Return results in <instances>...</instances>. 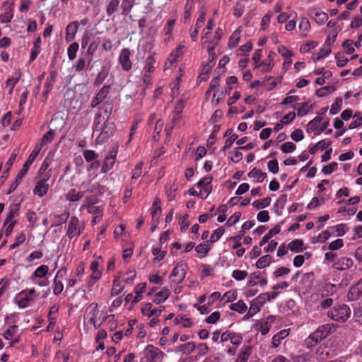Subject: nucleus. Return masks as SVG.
<instances>
[{"label":"nucleus","mask_w":362,"mask_h":362,"mask_svg":"<svg viewBox=\"0 0 362 362\" xmlns=\"http://www.w3.org/2000/svg\"><path fill=\"white\" fill-rule=\"evenodd\" d=\"M18 327L16 325L11 326L5 332L4 337L7 339H11V344L18 342L20 341V336L17 335Z\"/></svg>","instance_id":"393cba45"},{"label":"nucleus","mask_w":362,"mask_h":362,"mask_svg":"<svg viewBox=\"0 0 362 362\" xmlns=\"http://www.w3.org/2000/svg\"><path fill=\"white\" fill-rule=\"evenodd\" d=\"M337 325L334 323H326L318 327V328L313 332L309 339H312L315 343L320 342L322 340L327 337L331 333L336 330Z\"/></svg>","instance_id":"39448f33"},{"label":"nucleus","mask_w":362,"mask_h":362,"mask_svg":"<svg viewBox=\"0 0 362 362\" xmlns=\"http://www.w3.org/2000/svg\"><path fill=\"white\" fill-rule=\"evenodd\" d=\"M187 269L188 266L186 263L179 262L170 274L169 278L171 282L175 285L180 284L185 279Z\"/></svg>","instance_id":"6e6552de"},{"label":"nucleus","mask_w":362,"mask_h":362,"mask_svg":"<svg viewBox=\"0 0 362 362\" xmlns=\"http://www.w3.org/2000/svg\"><path fill=\"white\" fill-rule=\"evenodd\" d=\"M39 295L40 293L35 288L24 289V308L29 306L31 302L35 300Z\"/></svg>","instance_id":"b1692460"},{"label":"nucleus","mask_w":362,"mask_h":362,"mask_svg":"<svg viewBox=\"0 0 362 362\" xmlns=\"http://www.w3.org/2000/svg\"><path fill=\"white\" fill-rule=\"evenodd\" d=\"M296 144L291 141H288V142L283 144L280 147V149L281 150V151L283 153H291V152L294 151L296 150Z\"/></svg>","instance_id":"338daca9"},{"label":"nucleus","mask_w":362,"mask_h":362,"mask_svg":"<svg viewBox=\"0 0 362 362\" xmlns=\"http://www.w3.org/2000/svg\"><path fill=\"white\" fill-rule=\"evenodd\" d=\"M262 274V273L260 272H255L250 274L247 283V286L252 287L257 284L261 278Z\"/></svg>","instance_id":"3c124183"},{"label":"nucleus","mask_w":362,"mask_h":362,"mask_svg":"<svg viewBox=\"0 0 362 362\" xmlns=\"http://www.w3.org/2000/svg\"><path fill=\"white\" fill-rule=\"evenodd\" d=\"M298 107H296V105H293V107L296 110H297V115L298 116L303 117L306 115L310 110L312 108V105H310L308 103H303L300 104H298Z\"/></svg>","instance_id":"c9c22d12"},{"label":"nucleus","mask_w":362,"mask_h":362,"mask_svg":"<svg viewBox=\"0 0 362 362\" xmlns=\"http://www.w3.org/2000/svg\"><path fill=\"white\" fill-rule=\"evenodd\" d=\"M116 130V126L114 122L107 121L100 125V128H97L95 132H99V135L96 138L98 143H103L106 141L111 137Z\"/></svg>","instance_id":"1a4fd4ad"},{"label":"nucleus","mask_w":362,"mask_h":362,"mask_svg":"<svg viewBox=\"0 0 362 362\" xmlns=\"http://www.w3.org/2000/svg\"><path fill=\"white\" fill-rule=\"evenodd\" d=\"M230 309L239 313H245L247 310V306L243 300H239L235 303H231L229 306Z\"/></svg>","instance_id":"4c0bfd02"},{"label":"nucleus","mask_w":362,"mask_h":362,"mask_svg":"<svg viewBox=\"0 0 362 362\" xmlns=\"http://www.w3.org/2000/svg\"><path fill=\"white\" fill-rule=\"evenodd\" d=\"M281 226L277 224L273 228L269 230V231L264 235L259 242V247L264 245L274 235L279 234L281 232Z\"/></svg>","instance_id":"cd10ccee"},{"label":"nucleus","mask_w":362,"mask_h":362,"mask_svg":"<svg viewBox=\"0 0 362 362\" xmlns=\"http://www.w3.org/2000/svg\"><path fill=\"white\" fill-rule=\"evenodd\" d=\"M102 314L98 310V305L96 303H90L86 309L84 319L93 324L95 329H98L103 324V320L100 318Z\"/></svg>","instance_id":"423d86ee"},{"label":"nucleus","mask_w":362,"mask_h":362,"mask_svg":"<svg viewBox=\"0 0 362 362\" xmlns=\"http://www.w3.org/2000/svg\"><path fill=\"white\" fill-rule=\"evenodd\" d=\"M48 180L39 179L35 188L33 189V194L37 195L40 197H42L45 195L49 189V185L47 184Z\"/></svg>","instance_id":"a211bd4d"},{"label":"nucleus","mask_w":362,"mask_h":362,"mask_svg":"<svg viewBox=\"0 0 362 362\" xmlns=\"http://www.w3.org/2000/svg\"><path fill=\"white\" fill-rule=\"evenodd\" d=\"M83 156L85 160L88 162H92L93 160L98 158V154L93 150L86 149L83 151Z\"/></svg>","instance_id":"6e6d98bb"},{"label":"nucleus","mask_w":362,"mask_h":362,"mask_svg":"<svg viewBox=\"0 0 362 362\" xmlns=\"http://www.w3.org/2000/svg\"><path fill=\"white\" fill-rule=\"evenodd\" d=\"M99 264L97 261H93L90 264V269L92 272L90 278L95 281L98 280L101 276V272L98 270Z\"/></svg>","instance_id":"49530a36"},{"label":"nucleus","mask_w":362,"mask_h":362,"mask_svg":"<svg viewBox=\"0 0 362 362\" xmlns=\"http://www.w3.org/2000/svg\"><path fill=\"white\" fill-rule=\"evenodd\" d=\"M262 306L261 303L257 301L256 298L253 299L250 303V309L245 317H252L260 310Z\"/></svg>","instance_id":"f704fd0d"},{"label":"nucleus","mask_w":362,"mask_h":362,"mask_svg":"<svg viewBox=\"0 0 362 362\" xmlns=\"http://www.w3.org/2000/svg\"><path fill=\"white\" fill-rule=\"evenodd\" d=\"M271 198L265 197L262 199L256 200L252 203V206L257 209H262L267 207L271 204Z\"/></svg>","instance_id":"09e8293b"},{"label":"nucleus","mask_w":362,"mask_h":362,"mask_svg":"<svg viewBox=\"0 0 362 362\" xmlns=\"http://www.w3.org/2000/svg\"><path fill=\"white\" fill-rule=\"evenodd\" d=\"M146 283H141L135 287L134 291H135L136 295L132 301V305H134V304L137 303L139 301L141 300V294L146 291Z\"/></svg>","instance_id":"473e14b6"},{"label":"nucleus","mask_w":362,"mask_h":362,"mask_svg":"<svg viewBox=\"0 0 362 362\" xmlns=\"http://www.w3.org/2000/svg\"><path fill=\"white\" fill-rule=\"evenodd\" d=\"M78 223L79 221L76 216H74L71 218L66 231V235L70 240L74 237L80 235L81 230L80 229L78 230Z\"/></svg>","instance_id":"ddd939ff"},{"label":"nucleus","mask_w":362,"mask_h":362,"mask_svg":"<svg viewBox=\"0 0 362 362\" xmlns=\"http://www.w3.org/2000/svg\"><path fill=\"white\" fill-rule=\"evenodd\" d=\"M108 72L105 69H103L97 75L95 81L94 85L95 86H99L100 85L107 77Z\"/></svg>","instance_id":"680f3d73"},{"label":"nucleus","mask_w":362,"mask_h":362,"mask_svg":"<svg viewBox=\"0 0 362 362\" xmlns=\"http://www.w3.org/2000/svg\"><path fill=\"white\" fill-rule=\"evenodd\" d=\"M151 252L155 256L154 262L162 260L166 255V251L162 250L161 247H153Z\"/></svg>","instance_id":"de8ad7c7"},{"label":"nucleus","mask_w":362,"mask_h":362,"mask_svg":"<svg viewBox=\"0 0 362 362\" xmlns=\"http://www.w3.org/2000/svg\"><path fill=\"white\" fill-rule=\"evenodd\" d=\"M362 292L357 286H352L347 295L349 300H354L360 298Z\"/></svg>","instance_id":"603ef678"},{"label":"nucleus","mask_w":362,"mask_h":362,"mask_svg":"<svg viewBox=\"0 0 362 362\" xmlns=\"http://www.w3.org/2000/svg\"><path fill=\"white\" fill-rule=\"evenodd\" d=\"M170 292L167 288H163L161 291L156 293L153 297V303L160 304L165 301L170 296Z\"/></svg>","instance_id":"bb28decb"},{"label":"nucleus","mask_w":362,"mask_h":362,"mask_svg":"<svg viewBox=\"0 0 362 362\" xmlns=\"http://www.w3.org/2000/svg\"><path fill=\"white\" fill-rule=\"evenodd\" d=\"M179 57H180L173 51L168 57L167 62L165 64V69L170 68V66L177 61Z\"/></svg>","instance_id":"69168bd1"},{"label":"nucleus","mask_w":362,"mask_h":362,"mask_svg":"<svg viewBox=\"0 0 362 362\" xmlns=\"http://www.w3.org/2000/svg\"><path fill=\"white\" fill-rule=\"evenodd\" d=\"M210 250L211 247L209 244V241L200 243L195 247L196 252L201 255L200 258L204 257Z\"/></svg>","instance_id":"58836bf2"},{"label":"nucleus","mask_w":362,"mask_h":362,"mask_svg":"<svg viewBox=\"0 0 362 362\" xmlns=\"http://www.w3.org/2000/svg\"><path fill=\"white\" fill-rule=\"evenodd\" d=\"M197 345L194 341H189L185 344H180L176 348L177 352H182L185 354H189L194 351Z\"/></svg>","instance_id":"c85d7f7f"},{"label":"nucleus","mask_w":362,"mask_h":362,"mask_svg":"<svg viewBox=\"0 0 362 362\" xmlns=\"http://www.w3.org/2000/svg\"><path fill=\"white\" fill-rule=\"evenodd\" d=\"M144 355V357L141 358V362H162L165 356V353L151 344L146 346Z\"/></svg>","instance_id":"0eeeda50"},{"label":"nucleus","mask_w":362,"mask_h":362,"mask_svg":"<svg viewBox=\"0 0 362 362\" xmlns=\"http://www.w3.org/2000/svg\"><path fill=\"white\" fill-rule=\"evenodd\" d=\"M289 334L288 329H282L272 337V347L277 348L281 342Z\"/></svg>","instance_id":"c756f323"},{"label":"nucleus","mask_w":362,"mask_h":362,"mask_svg":"<svg viewBox=\"0 0 362 362\" xmlns=\"http://www.w3.org/2000/svg\"><path fill=\"white\" fill-rule=\"evenodd\" d=\"M308 14L319 25H322L328 19L327 14L319 8L309 9Z\"/></svg>","instance_id":"2eb2a0df"},{"label":"nucleus","mask_w":362,"mask_h":362,"mask_svg":"<svg viewBox=\"0 0 362 362\" xmlns=\"http://www.w3.org/2000/svg\"><path fill=\"white\" fill-rule=\"evenodd\" d=\"M151 303H146L141 308V313L143 315H146L148 317L155 316L158 317L160 315L162 311L165 309L164 306H160L158 308H152Z\"/></svg>","instance_id":"dca6fc26"},{"label":"nucleus","mask_w":362,"mask_h":362,"mask_svg":"<svg viewBox=\"0 0 362 362\" xmlns=\"http://www.w3.org/2000/svg\"><path fill=\"white\" fill-rule=\"evenodd\" d=\"M41 148L37 146H35L34 149L32 151L27 160L24 163V175L27 173L29 167L33 164L34 160L36 159L37 156L39 155Z\"/></svg>","instance_id":"a878e982"},{"label":"nucleus","mask_w":362,"mask_h":362,"mask_svg":"<svg viewBox=\"0 0 362 362\" xmlns=\"http://www.w3.org/2000/svg\"><path fill=\"white\" fill-rule=\"evenodd\" d=\"M211 177H204L197 182V187H200L202 189L203 192L206 194L205 197H203V199H206L211 192Z\"/></svg>","instance_id":"412c9836"},{"label":"nucleus","mask_w":362,"mask_h":362,"mask_svg":"<svg viewBox=\"0 0 362 362\" xmlns=\"http://www.w3.org/2000/svg\"><path fill=\"white\" fill-rule=\"evenodd\" d=\"M23 201V199H21L19 202L13 203L9 206V211L7 215V217L5 220L4 224L6 225L8 222L11 221H15L14 218L16 216H19L20 214V209H21V204Z\"/></svg>","instance_id":"6ab92c4d"},{"label":"nucleus","mask_w":362,"mask_h":362,"mask_svg":"<svg viewBox=\"0 0 362 362\" xmlns=\"http://www.w3.org/2000/svg\"><path fill=\"white\" fill-rule=\"evenodd\" d=\"M322 118L320 117H315L313 119L310 121L308 124H307V132H314V131H318L319 129V125L320 122H322Z\"/></svg>","instance_id":"37998d69"},{"label":"nucleus","mask_w":362,"mask_h":362,"mask_svg":"<svg viewBox=\"0 0 362 362\" xmlns=\"http://www.w3.org/2000/svg\"><path fill=\"white\" fill-rule=\"evenodd\" d=\"M294 362H315V358L310 352L303 354L294 357Z\"/></svg>","instance_id":"a19ab883"},{"label":"nucleus","mask_w":362,"mask_h":362,"mask_svg":"<svg viewBox=\"0 0 362 362\" xmlns=\"http://www.w3.org/2000/svg\"><path fill=\"white\" fill-rule=\"evenodd\" d=\"M52 159L49 157H46L43 160L38 172L36 175L37 179L49 180L52 177V170L50 168Z\"/></svg>","instance_id":"9d476101"},{"label":"nucleus","mask_w":362,"mask_h":362,"mask_svg":"<svg viewBox=\"0 0 362 362\" xmlns=\"http://www.w3.org/2000/svg\"><path fill=\"white\" fill-rule=\"evenodd\" d=\"M330 351V349L327 346H319L315 355H313L315 358V362H322L331 358L332 354Z\"/></svg>","instance_id":"f3484780"},{"label":"nucleus","mask_w":362,"mask_h":362,"mask_svg":"<svg viewBox=\"0 0 362 362\" xmlns=\"http://www.w3.org/2000/svg\"><path fill=\"white\" fill-rule=\"evenodd\" d=\"M337 233V235L343 236L349 230V226L346 223H341L332 227Z\"/></svg>","instance_id":"bf43d9fd"},{"label":"nucleus","mask_w":362,"mask_h":362,"mask_svg":"<svg viewBox=\"0 0 362 362\" xmlns=\"http://www.w3.org/2000/svg\"><path fill=\"white\" fill-rule=\"evenodd\" d=\"M48 273V266L45 264L40 265L27 279V284L37 285L40 287L47 286L49 284L47 279Z\"/></svg>","instance_id":"f03ea898"},{"label":"nucleus","mask_w":362,"mask_h":362,"mask_svg":"<svg viewBox=\"0 0 362 362\" xmlns=\"http://www.w3.org/2000/svg\"><path fill=\"white\" fill-rule=\"evenodd\" d=\"M240 39V35L239 30H236L234 31L232 35H230L228 41V47L230 48H234L235 47Z\"/></svg>","instance_id":"8fccbe9b"},{"label":"nucleus","mask_w":362,"mask_h":362,"mask_svg":"<svg viewBox=\"0 0 362 362\" xmlns=\"http://www.w3.org/2000/svg\"><path fill=\"white\" fill-rule=\"evenodd\" d=\"M160 202L158 199H157L153 204H152V206L150 209L151 211V215L152 216V221L158 220L159 221V218L161 214V207H160Z\"/></svg>","instance_id":"2f4dec72"},{"label":"nucleus","mask_w":362,"mask_h":362,"mask_svg":"<svg viewBox=\"0 0 362 362\" xmlns=\"http://www.w3.org/2000/svg\"><path fill=\"white\" fill-rule=\"evenodd\" d=\"M303 241L301 239H295L290 242L288 248L293 252H299L303 250Z\"/></svg>","instance_id":"e433bc0d"},{"label":"nucleus","mask_w":362,"mask_h":362,"mask_svg":"<svg viewBox=\"0 0 362 362\" xmlns=\"http://www.w3.org/2000/svg\"><path fill=\"white\" fill-rule=\"evenodd\" d=\"M342 106V98H337L334 102L331 105L329 113L332 115L337 114L341 110Z\"/></svg>","instance_id":"4d7b16f0"},{"label":"nucleus","mask_w":362,"mask_h":362,"mask_svg":"<svg viewBox=\"0 0 362 362\" xmlns=\"http://www.w3.org/2000/svg\"><path fill=\"white\" fill-rule=\"evenodd\" d=\"M351 313V311L349 305L341 304L331 308L328 311L327 315L334 321L344 322L349 318Z\"/></svg>","instance_id":"20e7f679"},{"label":"nucleus","mask_w":362,"mask_h":362,"mask_svg":"<svg viewBox=\"0 0 362 362\" xmlns=\"http://www.w3.org/2000/svg\"><path fill=\"white\" fill-rule=\"evenodd\" d=\"M112 109L113 105L110 102H105L99 107L98 112L96 113L93 123V132H95V129L97 128H100V125H103V123H106L110 120Z\"/></svg>","instance_id":"7ed1b4c3"},{"label":"nucleus","mask_w":362,"mask_h":362,"mask_svg":"<svg viewBox=\"0 0 362 362\" xmlns=\"http://www.w3.org/2000/svg\"><path fill=\"white\" fill-rule=\"evenodd\" d=\"M123 273L119 272L115 276L113 283L112 288L111 289V296H116L119 295L124 289V286L122 285L120 281L121 277H122Z\"/></svg>","instance_id":"4be33fe9"},{"label":"nucleus","mask_w":362,"mask_h":362,"mask_svg":"<svg viewBox=\"0 0 362 362\" xmlns=\"http://www.w3.org/2000/svg\"><path fill=\"white\" fill-rule=\"evenodd\" d=\"M54 137V131L52 129L49 130L46 132L42 138L40 139V142L37 143L35 145L39 146L40 148L42 149V147L46 145L48 143L52 141Z\"/></svg>","instance_id":"72a5a7b5"},{"label":"nucleus","mask_w":362,"mask_h":362,"mask_svg":"<svg viewBox=\"0 0 362 362\" xmlns=\"http://www.w3.org/2000/svg\"><path fill=\"white\" fill-rule=\"evenodd\" d=\"M244 11L245 5L243 4L242 1H239L234 6L233 13L236 18H240L243 16Z\"/></svg>","instance_id":"e2e57ef3"},{"label":"nucleus","mask_w":362,"mask_h":362,"mask_svg":"<svg viewBox=\"0 0 362 362\" xmlns=\"http://www.w3.org/2000/svg\"><path fill=\"white\" fill-rule=\"evenodd\" d=\"M247 176L250 178L256 179L257 182H262L267 175L266 173H263L260 169L255 168L247 173Z\"/></svg>","instance_id":"7c9ffc66"},{"label":"nucleus","mask_w":362,"mask_h":362,"mask_svg":"<svg viewBox=\"0 0 362 362\" xmlns=\"http://www.w3.org/2000/svg\"><path fill=\"white\" fill-rule=\"evenodd\" d=\"M79 28V23L78 21H74L69 23L66 28V40L67 42L72 41L75 35Z\"/></svg>","instance_id":"5701e85b"},{"label":"nucleus","mask_w":362,"mask_h":362,"mask_svg":"<svg viewBox=\"0 0 362 362\" xmlns=\"http://www.w3.org/2000/svg\"><path fill=\"white\" fill-rule=\"evenodd\" d=\"M224 231L225 230L222 227H219L218 229L215 230L210 237L209 242L214 243L218 241L223 235Z\"/></svg>","instance_id":"0e129e2a"},{"label":"nucleus","mask_w":362,"mask_h":362,"mask_svg":"<svg viewBox=\"0 0 362 362\" xmlns=\"http://www.w3.org/2000/svg\"><path fill=\"white\" fill-rule=\"evenodd\" d=\"M131 52L127 48L122 49L118 57V62L122 66V70L129 71L132 67V63L130 60Z\"/></svg>","instance_id":"f8f14e48"},{"label":"nucleus","mask_w":362,"mask_h":362,"mask_svg":"<svg viewBox=\"0 0 362 362\" xmlns=\"http://www.w3.org/2000/svg\"><path fill=\"white\" fill-rule=\"evenodd\" d=\"M354 318L356 322L362 325V305H358L354 308Z\"/></svg>","instance_id":"774afa93"},{"label":"nucleus","mask_w":362,"mask_h":362,"mask_svg":"<svg viewBox=\"0 0 362 362\" xmlns=\"http://www.w3.org/2000/svg\"><path fill=\"white\" fill-rule=\"evenodd\" d=\"M156 63V59L153 55L148 57L145 62L144 70L146 73H152L155 70L154 64Z\"/></svg>","instance_id":"a18cd8bd"},{"label":"nucleus","mask_w":362,"mask_h":362,"mask_svg":"<svg viewBox=\"0 0 362 362\" xmlns=\"http://www.w3.org/2000/svg\"><path fill=\"white\" fill-rule=\"evenodd\" d=\"M272 257L269 255H266L260 257L256 262V267L258 269H264L269 266L272 262Z\"/></svg>","instance_id":"79ce46f5"},{"label":"nucleus","mask_w":362,"mask_h":362,"mask_svg":"<svg viewBox=\"0 0 362 362\" xmlns=\"http://www.w3.org/2000/svg\"><path fill=\"white\" fill-rule=\"evenodd\" d=\"M110 86L105 85L101 88V89L96 94V96L100 100V101L102 103L107 97L108 94L110 93Z\"/></svg>","instance_id":"13d9d810"},{"label":"nucleus","mask_w":362,"mask_h":362,"mask_svg":"<svg viewBox=\"0 0 362 362\" xmlns=\"http://www.w3.org/2000/svg\"><path fill=\"white\" fill-rule=\"evenodd\" d=\"M57 76V72L55 70H52L49 73V76H47L46 81L45 83V86L47 88L52 89L53 86L56 82V78Z\"/></svg>","instance_id":"c03bdc74"},{"label":"nucleus","mask_w":362,"mask_h":362,"mask_svg":"<svg viewBox=\"0 0 362 362\" xmlns=\"http://www.w3.org/2000/svg\"><path fill=\"white\" fill-rule=\"evenodd\" d=\"M84 196L83 192H76L72 189L66 194V199L70 202H78Z\"/></svg>","instance_id":"ea45409f"},{"label":"nucleus","mask_w":362,"mask_h":362,"mask_svg":"<svg viewBox=\"0 0 362 362\" xmlns=\"http://www.w3.org/2000/svg\"><path fill=\"white\" fill-rule=\"evenodd\" d=\"M354 262L351 257H341L334 263L333 267L337 270H345L351 268Z\"/></svg>","instance_id":"aec40b11"},{"label":"nucleus","mask_w":362,"mask_h":362,"mask_svg":"<svg viewBox=\"0 0 362 362\" xmlns=\"http://www.w3.org/2000/svg\"><path fill=\"white\" fill-rule=\"evenodd\" d=\"M14 4L13 0H6L3 3L2 7L4 13L0 15V22L6 23L11 21L13 16V7Z\"/></svg>","instance_id":"9b49d317"},{"label":"nucleus","mask_w":362,"mask_h":362,"mask_svg":"<svg viewBox=\"0 0 362 362\" xmlns=\"http://www.w3.org/2000/svg\"><path fill=\"white\" fill-rule=\"evenodd\" d=\"M135 0H110L106 7V12L108 16L122 10L121 14L127 16L133 8Z\"/></svg>","instance_id":"f257e3e1"},{"label":"nucleus","mask_w":362,"mask_h":362,"mask_svg":"<svg viewBox=\"0 0 362 362\" xmlns=\"http://www.w3.org/2000/svg\"><path fill=\"white\" fill-rule=\"evenodd\" d=\"M79 45L77 42L71 43L67 49L68 57L70 60H74L76 57Z\"/></svg>","instance_id":"864d4df0"},{"label":"nucleus","mask_w":362,"mask_h":362,"mask_svg":"<svg viewBox=\"0 0 362 362\" xmlns=\"http://www.w3.org/2000/svg\"><path fill=\"white\" fill-rule=\"evenodd\" d=\"M331 53V49L329 47V45H323L322 47L320 49L316 58L315 61H319L323 57H327Z\"/></svg>","instance_id":"052dcab7"},{"label":"nucleus","mask_w":362,"mask_h":362,"mask_svg":"<svg viewBox=\"0 0 362 362\" xmlns=\"http://www.w3.org/2000/svg\"><path fill=\"white\" fill-rule=\"evenodd\" d=\"M69 217V212L67 211H65L62 214L54 215V221L53 225L59 226V225L65 223L67 221Z\"/></svg>","instance_id":"5fc2aeb1"},{"label":"nucleus","mask_w":362,"mask_h":362,"mask_svg":"<svg viewBox=\"0 0 362 362\" xmlns=\"http://www.w3.org/2000/svg\"><path fill=\"white\" fill-rule=\"evenodd\" d=\"M117 151H112L109 156H107L103 163L101 167V173H106L110 171L114 166L117 158Z\"/></svg>","instance_id":"4468645a"}]
</instances>
